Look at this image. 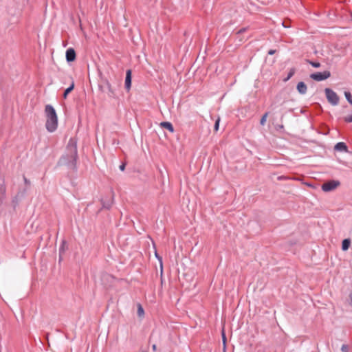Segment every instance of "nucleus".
Instances as JSON below:
<instances>
[{
	"label": "nucleus",
	"mask_w": 352,
	"mask_h": 352,
	"mask_svg": "<svg viewBox=\"0 0 352 352\" xmlns=\"http://www.w3.org/2000/svg\"><path fill=\"white\" fill-rule=\"evenodd\" d=\"M77 142L74 138L68 141L65 154L63 155L58 162V166H65L73 171H77Z\"/></svg>",
	"instance_id": "nucleus-1"
},
{
	"label": "nucleus",
	"mask_w": 352,
	"mask_h": 352,
	"mask_svg": "<svg viewBox=\"0 0 352 352\" xmlns=\"http://www.w3.org/2000/svg\"><path fill=\"white\" fill-rule=\"evenodd\" d=\"M46 116V129L52 133L55 131L58 126V117L54 108L51 104H47L45 107Z\"/></svg>",
	"instance_id": "nucleus-2"
},
{
	"label": "nucleus",
	"mask_w": 352,
	"mask_h": 352,
	"mask_svg": "<svg viewBox=\"0 0 352 352\" xmlns=\"http://www.w3.org/2000/svg\"><path fill=\"white\" fill-rule=\"evenodd\" d=\"M325 95L328 102L333 106L339 103V97L338 94L330 88L324 89Z\"/></svg>",
	"instance_id": "nucleus-3"
},
{
	"label": "nucleus",
	"mask_w": 352,
	"mask_h": 352,
	"mask_svg": "<svg viewBox=\"0 0 352 352\" xmlns=\"http://www.w3.org/2000/svg\"><path fill=\"white\" fill-rule=\"evenodd\" d=\"M331 76L329 71H324L323 72H316L310 75V78L316 81H322L329 78Z\"/></svg>",
	"instance_id": "nucleus-4"
},
{
	"label": "nucleus",
	"mask_w": 352,
	"mask_h": 352,
	"mask_svg": "<svg viewBox=\"0 0 352 352\" xmlns=\"http://www.w3.org/2000/svg\"><path fill=\"white\" fill-rule=\"evenodd\" d=\"M340 185L339 181L331 180L322 185V190L324 192H330L336 189Z\"/></svg>",
	"instance_id": "nucleus-5"
},
{
	"label": "nucleus",
	"mask_w": 352,
	"mask_h": 352,
	"mask_svg": "<svg viewBox=\"0 0 352 352\" xmlns=\"http://www.w3.org/2000/svg\"><path fill=\"white\" fill-rule=\"evenodd\" d=\"M66 60L68 63L73 62L76 60V54L75 50L72 48H68L65 54Z\"/></svg>",
	"instance_id": "nucleus-6"
},
{
	"label": "nucleus",
	"mask_w": 352,
	"mask_h": 352,
	"mask_svg": "<svg viewBox=\"0 0 352 352\" xmlns=\"http://www.w3.org/2000/svg\"><path fill=\"white\" fill-rule=\"evenodd\" d=\"M131 86V71L128 69L126 72L125 77V88L127 91H129Z\"/></svg>",
	"instance_id": "nucleus-7"
},
{
	"label": "nucleus",
	"mask_w": 352,
	"mask_h": 352,
	"mask_svg": "<svg viewBox=\"0 0 352 352\" xmlns=\"http://www.w3.org/2000/svg\"><path fill=\"white\" fill-rule=\"evenodd\" d=\"M335 150L340 152H347L348 147L344 142H338L335 145Z\"/></svg>",
	"instance_id": "nucleus-8"
},
{
	"label": "nucleus",
	"mask_w": 352,
	"mask_h": 352,
	"mask_svg": "<svg viewBox=\"0 0 352 352\" xmlns=\"http://www.w3.org/2000/svg\"><path fill=\"white\" fill-rule=\"evenodd\" d=\"M6 197V186L4 182L0 183V200L2 201Z\"/></svg>",
	"instance_id": "nucleus-9"
},
{
	"label": "nucleus",
	"mask_w": 352,
	"mask_h": 352,
	"mask_svg": "<svg viewBox=\"0 0 352 352\" xmlns=\"http://www.w3.org/2000/svg\"><path fill=\"white\" fill-rule=\"evenodd\" d=\"M297 90L300 94H305L307 90V87L304 82H299L297 85Z\"/></svg>",
	"instance_id": "nucleus-10"
},
{
	"label": "nucleus",
	"mask_w": 352,
	"mask_h": 352,
	"mask_svg": "<svg viewBox=\"0 0 352 352\" xmlns=\"http://www.w3.org/2000/svg\"><path fill=\"white\" fill-rule=\"evenodd\" d=\"M160 125L163 128L168 130L170 132H171V133L174 132L173 126V124L170 122H162L160 123Z\"/></svg>",
	"instance_id": "nucleus-11"
},
{
	"label": "nucleus",
	"mask_w": 352,
	"mask_h": 352,
	"mask_svg": "<svg viewBox=\"0 0 352 352\" xmlns=\"http://www.w3.org/2000/svg\"><path fill=\"white\" fill-rule=\"evenodd\" d=\"M351 245V239H345L342 242V250L343 251H346Z\"/></svg>",
	"instance_id": "nucleus-12"
},
{
	"label": "nucleus",
	"mask_w": 352,
	"mask_h": 352,
	"mask_svg": "<svg viewBox=\"0 0 352 352\" xmlns=\"http://www.w3.org/2000/svg\"><path fill=\"white\" fill-rule=\"evenodd\" d=\"M74 82L72 81L70 86L65 90L64 94H63V98H66L67 95L74 89Z\"/></svg>",
	"instance_id": "nucleus-13"
},
{
	"label": "nucleus",
	"mask_w": 352,
	"mask_h": 352,
	"mask_svg": "<svg viewBox=\"0 0 352 352\" xmlns=\"http://www.w3.org/2000/svg\"><path fill=\"white\" fill-rule=\"evenodd\" d=\"M106 86H107V88L108 89V95H109V96H110V97L114 96L115 94H114V92H113V89L111 88V84L108 81L106 82Z\"/></svg>",
	"instance_id": "nucleus-14"
},
{
	"label": "nucleus",
	"mask_w": 352,
	"mask_h": 352,
	"mask_svg": "<svg viewBox=\"0 0 352 352\" xmlns=\"http://www.w3.org/2000/svg\"><path fill=\"white\" fill-rule=\"evenodd\" d=\"M138 315L140 318H142L144 315V309L140 304H138Z\"/></svg>",
	"instance_id": "nucleus-15"
},
{
	"label": "nucleus",
	"mask_w": 352,
	"mask_h": 352,
	"mask_svg": "<svg viewBox=\"0 0 352 352\" xmlns=\"http://www.w3.org/2000/svg\"><path fill=\"white\" fill-rule=\"evenodd\" d=\"M307 63H308L309 65H311L312 67L315 68H318L320 67V63L319 62H314L310 60H307Z\"/></svg>",
	"instance_id": "nucleus-16"
},
{
	"label": "nucleus",
	"mask_w": 352,
	"mask_h": 352,
	"mask_svg": "<svg viewBox=\"0 0 352 352\" xmlns=\"http://www.w3.org/2000/svg\"><path fill=\"white\" fill-rule=\"evenodd\" d=\"M344 96L349 104H352V96L349 91H345Z\"/></svg>",
	"instance_id": "nucleus-17"
},
{
	"label": "nucleus",
	"mask_w": 352,
	"mask_h": 352,
	"mask_svg": "<svg viewBox=\"0 0 352 352\" xmlns=\"http://www.w3.org/2000/svg\"><path fill=\"white\" fill-rule=\"evenodd\" d=\"M268 116V112H266L261 118V120H260V124L263 126L265 125V122H266V119H267V117Z\"/></svg>",
	"instance_id": "nucleus-18"
},
{
	"label": "nucleus",
	"mask_w": 352,
	"mask_h": 352,
	"mask_svg": "<svg viewBox=\"0 0 352 352\" xmlns=\"http://www.w3.org/2000/svg\"><path fill=\"white\" fill-rule=\"evenodd\" d=\"M111 204H112L111 201H108L107 203L104 201H102V207L104 208L109 209L111 206Z\"/></svg>",
	"instance_id": "nucleus-19"
},
{
	"label": "nucleus",
	"mask_w": 352,
	"mask_h": 352,
	"mask_svg": "<svg viewBox=\"0 0 352 352\" xmlns=\"http://www.w3.org/2000/svg\"><path fill=\"white\" fill-rule=\"evenodd\" d=\"M221 334H222V341H223V344L224 346H226V334H225V332H224V329H223V330H222Z\"/></svg>",
	"instance_id": "nucleus-20"
},
{
	"label": "nucleus",
	"mask_w": 352,
	"mask_h": 352,
	"mask_svg": "<svg viewBox=\"0 0 352 352\" xmlns=\"http://www.w3.org/2000/svg\"><path fill=\"white\" fill-rule=\"evenodd\" d=\"M219 122H220V119H219V118H218V119L216 120V122H215V124H214V130H215L216 131H218V129H219Z\"/></svg>",
	"instance_id": "nucleus-21"
},
{
	"label": "nucleus",
	"mask_w": 352,
	"mask_h": 352,
	"mask_svg": "<svg viewBox=\"0 0 352 352\" xmlns=\"http://www.w3.org/2000/svg\"><path fill=\"white\" fill-rule=\"evenodd\" d=\"M294 69H291L289 71V72L288 73V75H287V77L286 78V80H289L290 78H292L293 76V75L294 74Z\"/></svg>",
	"instance_id": "nucleus-22"
},
{
	"label": "nucleus",
	"mask_w": 352,
	"mask_h": 352,
	"mask_svg": "<svg viewBox=\"0 0 352 352\" xmlns=\"http://www.w3.org/2000/svg\"><path fill=\"white\" fill-rule=\"evenodd\" d=\"M65 244V241H63V243H62V245L59 249V252H60V254L63 252H64L65 251V249H64V245Z\"/></svg>",
	"instance_id": "nucleus-23"
},
{
	"label": "nucleus",
	"mask_w": 352,
	"mask_h": 352,
	"mask_svg": "<svg viewBox=\"0 0 352 352\" xmlns=\"http://www.w3.org/2000/svg\"><path fill=\"white\" fill-rule=\"evenodd\" d=\"M344 121L349 123L352 122V115L345 117Z\"/></svg>",
	"instance_id": "nucleus-24"
},
{
	"label": "nucleus",
	"mask_w": 352,
	"mask_h": 352,
	"mask_svg": "<svg viewBox=\"0 0 352 352\" xmlns=\"http://www.w3.org/2000/svg\"><path fill=\"white\" fill-rule=\"evenodd\" d=\"M341 350L343 352H349V348L348 346L346 344H343L341 347Z\"/></svg>",
	"instance_id": "nucleus-25"
},
{
	"label": "nucleus",
	"mask_w": 352,
	"mask_h": 352,
	"mask_svg": "<svg viewBox=\"0 0 352 352\" xmlns=\"http://www.w3.org/2000/svg\"><path fill=\"white\" fill-rule=\"evenodd\" d=\"M23 181L25 185L30 186V181L27 179L25 176H23Z\"/></svg>",
	"instance_id": "nucleus-26"
},
{
	"label": "nucleus",
	"mask_w": 352,
	"mask_h": 352,
	"mask_svg": "<svg viewBox=\"0 0 352 352\" xmlns=\"http://www.w3.org/2000/svg\"><path fill=\"white\" fill-rule=\"evenodd\" d=\"M276 51L275 50H270L268 51V54L269 55H273V54H274L276 53Z\"/></svg>",
	"instance_id": "nucleus-27"
},
{
	"label": "nucleus",
	"mask_w": 352,
	"mask_h": 352,
	"mask_svg": "<svg viewBox=\"0 0 352 352\" xmlns=\"http://www.w3.org/2000/svg\"><path fill=\"white\" fill-rule=\"evenodd\" d=\"M125 166H126V165H125V164H122L120 166V167H119V168H120V170H122V171H123V170H124V168H125Z\"/></svg>",
	"instance_id": "nucleus-28"
},
{
	"label": "nucleus",
	"mask_w": 352,
	"mask_h": 352,
	"mask_svg": "<svg viewBox=\"0 0 352 352\" xmlns=\"http://www.w3.org/2000/svg\"><path fill=\"white\" fill-rule=\"evenodd\" d=\"M245 30H246V28H241V29H240V30L237 32V33H238V34H242V33H243V32H244Z\"/></svg>",
	"instance_id": "nucleus-29"
},
{
	"label": "nucleus",
	"mask_w": 352,
	"mask_h": 352,
	"mask_svg": "<svg viewBox=\"0 0 352 352\" xmlns=\"http://www.w3.org/2000/svg\"><path fill=\"white\" fill-rule=\"evenodd\" d=\"M276 129H277V130L283 129H284V126H283V125H282V124H280V125H277Z\"/></svg>",
	"instance_id": "nucleus-30"
},
{
	"label": "nucleus",
	"mask_w": 352,
	"mask_h": 352,
	"mask_svg": "<svg viewBox=\"0 0 352 352\" xmlns=\"http://www.w3.org/2000/svg\"><path fill=\"white\" fill-rule=\"evenodd\" d=\"M156 348H157L156 344H153L152 346V349H153V351H156Z\"/></svg>",
	"instance_id": "nucleus-31"
},
{
	"label": "nucleus",
	"mask_w": 352,
	"mask_h": 352,
	"mask_svg": "<svg viewBox=\"0 0 352 352\" xmlns=\"http://www.w3.org/2000/svg\"><path fill=\"white\" fill-rule=\"evenodd\" d=\"M155 255H156V257H157L158 259H160V257L158 256V255H157V254H155Z\"/></svg>",
	"instance_id": "nucleus-32"
},
{
	"label": "nucleus",
	"mask_w": 352,
	"mask_h": 352,
	"mask_svg": "<svg viewBox=\"0 0 352 352\" xmlns=\"http://www.w3.org/2000/svg\"><path fill=\"white\" fill-rule=\"evenodd\" d=\"M160 266H161V267L162 268V263L160 264Z\"/></svg>",
	"instance_id": "nucleus-33"
}]
</instances>
